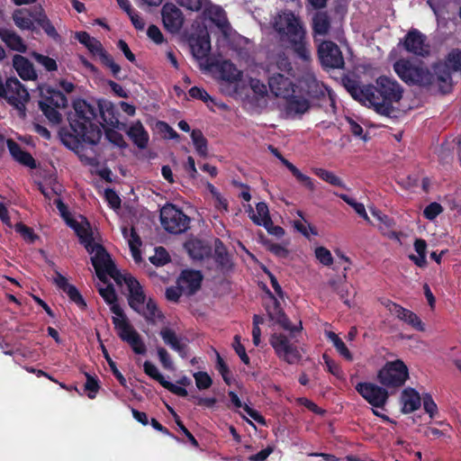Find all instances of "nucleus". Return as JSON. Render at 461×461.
<instances>
[{"label": "nucleus", "instance_id": "f257e3e1", "mask_svg": "<svg viewBox=\"0 0 461 461\" xmlns=\"http://www.w3.org/2000/svg\"><path fill=\"white\" fill-rule=\"evenodd\" d=\"M73 108L74 113L68 116L70 130L61 128L59 131L60 141L81 161L94 165L96 160L94 147L101 140L102 129L126 130V123L119 121V111L107 99H98L96 107L84 99H77Z\"/></svg>", "mask_w": 461, "mask_h": 461}, {"label": "nucleus", "instance_id": "f03ea898", "mask_svg": "<svg viewBox=\"0 0 461 461\" xmlns=\"http://www.w3.org/2000/svg\"><path fill=\"white\" fill-rule=\"evenodd\" d=\"M397 76L409 86L429 87L435 84H447L451 81V71H461V50L451 51L447 61L432 64L431 69L424 66H415L405 59H398L393 64Z\"/></svg>", "mask_w": 461, "mask_h": 461}, {"label": "nucleus", "instance_id": "7ed1b4c3", "mask_svg": "<svg viewBox=\"0 0 461 461\" xmlns=\"http://www.w3.org/2000/svg\"><path fill=\"white\" fill-rule=\"evenodd\" d=\"M375 83L373 97H369L366 104L379 114L391 117L394 113L393 104L402 99L403 89L395 79L386 76L379 77Z\"/></svg>", "mask_w": 461, "mask_h": 461}, {"label": "nucleus", "instance_id": "20e7f679", "mask_svg": "<svg viewBox=\"0 0 461 461\" xmlns=\"http://www.w3.org/2000/svg\"><path fill=\"white\" fill-rule=\"evenodd\" d=\"M122 279H123L129 290L127 298L129 306L134 312L152 325L156 324L157 320L162 321L165 318L164 314L158 310L157 303L152 298L147 300L142 286L135 277L122 276Z\"/></svg>", "mask_w": 461, "mask_h": 461}, {"label": "nucleus", "instance_id": "39448f33", "mask_svg": "<svg viewBox=\"0 0 461 461\" xmlns=\"http://www.w3.org/2000/svg\"><path fill=\"white\" fill-rule=\"evenodd\" d=\"M275 30L281 35H286L293 50L303 60L310 58L305 42V31L293 12H285L275 21Z\"/></svg>", "mask_w": 461, "mask_h": 461}, {"label": "nucleus", "instance_id": "423d86ee", "mask_svg": "<svg viewBox=\"0 0 461 461\" xmlns=\"http://www.w3.org/2000/svg\"><path fill=\"white\" fill-rule=\"evenodd\" d=\"M408 378V367L401 359L387 362L377 374L379 383L387 388L401 387Z\"/></svg>", "mask_w": 461, "mask_h": 461}, {"label": "nucleus", "instance_id": "0eeeda50", "mask_svg": "<svg viewBox=\"0 0 461 461\" xmlns=\"http://www.w3.org/2000/svg\"><path fill=\"white\" fill-rule=\"evenodd\" d=\"M160 222L167 232L180 234L189 228L190 218L176 205L168 203L160 210Z\"/></svg>", "mask_w": 461, "mask_h": 461}, {"label": "nucleus", "instance_id": "6e6552de", "mask_svg": "<svg viewBox=\"0 0 461 461\" xmlns=\"http://www.w3.org/2000/svg\"><path fill=\"white\" fill-rule=\"evenodd\" d=\"M269 343L275 350L277 357L289 365H294L302 360V354L297 346L292 344L286 335L274 333Z\"/></svg>", "mask_w": 461, "mask_h": 461}, {"label": "nucleus", "instance_id": "1a4fd4ad", "mask_svg": "<svg viewBox=\"0 0 461 461\" xmlns=\"http://www.w3.org/2000/svg\"><path fill=\"white\" fill-rule=\"evenodd\" d=\"M91 262L96 276L101 281H105L106 275H108L113 278L116 283H121L122 275L116 268L114 262L112 260L104 246L97 247V251L91 258Z\"/></svg>", "mask_w": 461, "mask_h": 461}, {"label": "nucleus", "instance_id": "9d476101", "mask_svg": "<svg viewBox=\"0 0 461 461\" xmlns=\"http://www.w3.org/2000/svg\"><path fill=\"white\" fill-rule=\"evenodd\" d=\"M6 87L7 95L5 98L24 116L25 104L30 99L27 89L15 77L6 79Z\"/></svg>", "mask_w": 461, "mask_h": 461}, {"label": "nucleus", "instance_id": "9b49d317", "mask_svg": "<svg viewBox=\"0 0 461 461\" xmlns=\"http://www.w3.org/2000/svg\"><path fill=\"white\" fill-rule=\"evenodd\" d=\"M319 57L322 67L342 68L345 61L339 47L333 41H323L319 48Z\"/></svg>", "mask_w": 461, "mask_h": 461}, {"label": "nucleus", "instance_id": "f8f14e48", "mask_svg": "<svg viewBox=\"0 0 461 461\" xmlns=\"http://www.w3.org/2000/svg\"><path fill=\"white\" fill-rule=\"evenodd\" d=\"M356 390L368 403L375 408H383L389 397L385 388L372 383H358Z\"/></svg>", "mask_w": 461, "mask_h": 461}, {"label": "nucleus", "instance_id": "ddd939ff", "mask_svg": "<svg viewBox=\"0 0 461 461\" xmlns=\"http://www.w3.org/2000/svg\"><path fill=\"white\" fill-rule=\"evenodd\" d=\"M294 77L273 72L267 81L270 92L276 97L287 98L292 95L295 92V85L292 80Z\"/></svg>", "mask_w": 461, "mask_h": 461}, {"label": "nucleus", "instance_id": "4468645a", "mask_svg": "<svg viewBox=\"0 0 461 461\" xmlns=\"http://www.w3.org/2000/svg\"><path fill=\"white\" fill-rule=\"evenodd\" d=\"M162 22L165 29L171 33H178L184 23L181 10L174 4L167 3L161 10Z\"/></svg>", "mask_w": 461, "mask_h": 461}, {"label": "nucleus", "instance_id": "2eb2a0df", "mask_svg": "<svg viewBox=\"0 0 461 461\" xmlns=\"http://www.w3.org/2000/svg\"><path fill=\"white\" fill-rule=\"evenodd\" d=\"M425 41L424 34L417 29H411L405 35L402 45L406 51L416 56L426 57L429 54V50Z\"/></svg>", "mask_w": 461, "mask_h": 461}, {"label": "nucleus", "instance_id": "dca6fc26", "mask_svg": "<svg viewBox=\"0 0 461 461\" xmlns=\"http://www.w3.org/2000/svg\"><path fill=\"white\" fill-rule=\"evenodd\" d=\"M385 306L398 319L411 325L416 330L423 331L425 330L423 322L413 312L405 309L392 301H388Z\"/></svg>", "mask_w": 461, "mask_h": 461}, {"label": "nucleus", "instance_id": "f3484780", "mask_svg": "<svg viewBox=\"0 0 461 461\" xmlns=\"http://www.w3.org/2000/svg\"><path fill=\"white\" fill-rule=\"evenodd\" d=\"M192 54L194 59L201 60L208 57L211 51V40L207 31H202L189 40Z\"/></svg>", "mask_w": 461, "mask_h": 461}, {"label": "nucleus", "instance_id": "a211bd4d", "mask_svg": "<svg viewBox=\"0 0 461 461\" xmlns=\"http://www.w3.org/2000/svg\"><path fill=\"white\" fill-rule=\"evenodd\" d=\"M203 281V276L200 271L187 269L182 271L177 285L187 294H195L200 288Z\"/></svg>", "mask_w": 461, "mask_h": 461}, {"label": "nucleus", "instance_id": "6ab92c4d", "mask_svg": "<svg viewBox=\"0 0 461 461\" xmlns=\"http://www.w3.org/2000/svg\"><path fill=\"white\" fill-rule=\"evenodd\" d=\"M164 343L171 349L177 352L181 358L188 357V345L183 341V339L178 337L176 331L170 328H163L159 332Z\"/></svg>", "mask_w": 461, "mask_h": 461}, {"label": "nucleus", "instance_id": "aec40b11", "mask_svg": "<svg viewBox=\"0 0 461 461\" xmlns=\"http://www.w3.org/2000/svg\"><path fill=\"white\" fill-rule=\"evenodd\" d=\"M54 283L62 292L67 294L69 299L80 309L84 310L86 308V303L78 289L75 285L69 284L68 279L58 271H56Z\"/></svg>", "mask_w": 461, "mask_h": 461}, {"label": "nucleus", "instance_id": "412c9836", "mask_svg": "<svg viewBox=\"0 0 461 461\" xmlns=\"http://www.w3.org/2000/svg\"><path fill=\"white\" fill-rule=\"evenodd\" d=\"M344 86L355 100L365 104H366L369 97H373V93L375 91L374 85L368 84L359 86L357 81L350 78H347L344 81Z\"/></svg>", "mask_w": 461, "mask_h": 461}, {"label": "nucleus", "instance_id": "4be33fe9", "mask_svg": "<svg viewBox=\"0 0 461 461\" xmlns=\"http://www.w3.org/2000/svg\"><path fill=\"white\" fill-rule=\"evenodd\" d=\"M123 131L140 149H145L148 147L149 135L140 121L134 122L130 127L126 126V130Z\"/></svg>", "mask_w": 461, "mask_h": 461}, {"label": "nucleus", "instance_id": "5701e85b", "mask_svg": "<svg viewBox=\"0 0 461 461\" xmlns=\"http://www.w3.org/2000/svg\"><path fill=\"white\" fill-rule=\"evenodd\" d=\"M36 15H38V7L32 11L27 8H22L14 12L13 20L19 29L34 32L36 28L33 22H35Z\"/></svg>", "mask_w": 461, "mask_h": 461}, {"label": "nucleus", "instance_id": "b1692460", "mask_svg": "<svg viewBox=\"0 0 461 461\" xmlns=\"http://www.w3.org/2000/svg\"><path fill=\"white\" fill-rule=\"evenodd\" d=\"M13 67L23 80H36L38 77L33 64L24 56L15 54L13 57Z\"/></svg>", "mask_w": 461, "mask_h": 461}, {"label": "nucleus", "instance_id": "393cba45", "mask_svg": "<svg viewBox=\"0 0 461 461\" xmlns=\"http://www.w3.org/2000/svg\"><path fill=\"white\" fill-rule=\"evenodd\" d=\"M40 94L41 100L39 102H45L56 108H65L68 105L67 96L58 89L50 86H41L40 87Z\"/></svg>", "mask_w": 461, "mask_h": 461}, {"label": "nucleus", "instance_id": "a878e982", "mask_svg": "<svg viewBox=\"0 0 461 461\" xmlns=\"http://www.w3.org/2000/svg\"><path fill=\"white\" fill-rule=\"evenodd\" d=\"M7 148L12 157L21 165L28 167L32 169L37 167L36 160L32 154L23 150L21 146L12 139L6 140Z\"/></svg>", "mask_w": 461, "mask_h": 461}, {"label": "nucleus", "instance_id": "bb28decb", "mask_svg": "<svg viewBox=\"0 0 461 461\" xmlns=\"http://www.w3.org/2000/svg\"><path fill=\"white\" fill-rule=\"evenodd\" d=\"M7 148L12 157L21 165L28 167L32 169L37 167L36 160L32 154L23 150L21 146L12 139L6 140Z\"/></svg>", "mask_w": 461, "mask_h": 461}, {"label": "nucleus", "instance_id": "cd10ccee", "mask_svg": "<svg viewBox=\"0 0 461 461\" xmlns=\"http://www.w3.org/2000/svg\"><path fill=\"white\" fill-rule=\"evenodd\" d=\"M0 39L12 50L25 53L27 46L20 35L6 28H0Z\"/></svg>", "mask_w": 461, "mask_h": 461}, {"label": "nucleus", "instance_id": "c85d7f7f", "mask_svg": "<svg viewBox=\"0 0 461 461\" xmlns=\"http://www.w3.org/2000/svg\"><path fill=\"white\" fill-rule=\"evenodd\" d=\"M307 86H308V94L312 98L321 100V99H323L326 95H328V98L330 102V106H332L333 108L336 107V104H335L336 95L332 91L331 88L328 87L327 86H325L322 83H319L315 79L309 82Z\"/></svg>", "mask_w": 461, "mask_h": 461}, {"label": "nucleus", "instance_id": "c756f323", "mask_svg": "<svg viewBox=\"0 0 461 461\" xmlns=\"http://www.w3.org/2000/svg\"><path fill=\"white\" fill-rule=\"evenodd\" d=\"M210 3L204 7V13L208 14L210 20L219 28L223 33H227V31L230 29V25L226 17V14L224 10L221 6L217 5H210L207 6Z\"/></svg>", "mask_w": 461, "mask_h": 461}, {"label": "nucleus", "instance_id": "7c9ffc66", "mask_svg": "<svg viewBox=\"0 0 461 461\" xmlns=\"http://www.w3.org/2000/svg\"><path fill=\"white\" fill-rule=\"evenodd\" d=\"M401 399L402 402V411L403 413L413 412L420 407L421 398L419 393L413 388H405L402 392Z\"/></svg>", "mask_w": 461, "mask_h": 461}, {"label": "nucleus", "instance_id": "2f4dec72", "mask_svg": "<svg viewBox=\"0 0 461 461\" xmlns=\"http://www.w3.org/2000/svg\"><path fill=\"white\" fill-rule=\"evenodd\" d=\"M286 100L285 103V112L288 114H304L307 113L311 107L309 100L303 96L292 95L285 98Z\"/></svg>", "mask_w": 461, "mask_h": 461}, {"label": "nucleus", "instance_id": "473e14b6", "mask_svg": "<svg viewBox=\"0 0 461 461\" xmlns=\"http://www.w3.org/2000/svg\"><path fill=\"white\" fill-rule=\"evenodd\" d=\"M75 39H77L82 45H84L90 53L98 56L99 59L103 53L106 51L101 41L94 37H91L90 34L86 32H77L75 33Z\"/></svg>", "mask_w": 461, "mask_h": 461}, {"label": "nucleus", "instance_id": "72a5a7b5", "mask_svg": "<svg viewBox=\"0 0 461 461\" xmlns=\"http://www.w3.org/2000/svg\"><path fill=\"white\" fill-rule=\"evenodd\" d=\"M214 260L221 270H230L232 267L230 256L220 239H216L214 243Z\"/></svg>", "mask_w": 461, "mask_h": 461}, {"label": "nucleus", "instance_id": "f704fd0d", "mask_svg": "<svg viewBox=\"0 0 461 461\" xmlns=\"http://www.w3.org/2000/svg\"><path fill=\"white\" fill-rule=\"evenodd\" d=\"M257 214L254 213L253 209L249 206V212H252L250 219L258 226H272V220L269 215L268 206L265 202H259L256 204Z\"/></svg>", "mask_w": 461, "mask_h": 461}, {"label": "nucleus", "instance_id": "c9c22d12", "mask_svg": "<svg viewBox=\"0 0 461 461\" xmlns=\"http://www.w3.org/2000/svg\"><path fill=\"white\" fill-rule=\"evenodd\" d=\"M273 72L283 73L288 76H295V71L290 62L288 57L285 53L278 54L275 61L269 65L268 73Z\"/></svg>", "mask_w": 461, "mask_h": 461}, {"label": "nucleus", "instance_id": "e433bc0d", "mask_svg": "<svg viewBox=\"0 0 461 461\" xmlns=\"http://www.w3.org/2000/svg\"><path fill=\"white\" fill-rule=\"evenodd\" d=\"M220 77L229 83H236L242 77V72L230 60H223L219 68Z\"/></svg>", "mask_w": 461, "mask_h": 461}, {"label": "nucleus", "instance_id": "4c0bfd02", "mask_svg": "<svg viewBox=\"0 0 461 461\" xmlns=\"http://www.w3.org/2000/svg\"><path fill=\"white\" fill-rule=\"evenodd\" d=\"M278 159L292 173V175L296 178L298 182H300L308 190L312 192L315 190L314 182L310 176L303 174L293 163H291L285 157L282 156Z\"/></svg>", "mask_w": 461, "mask_h": 461}, {"label": "nucleus", "instance_id": "58836bf2", "mask_svg": "<svg viewBox=\"0 0 461 461\" xmlns=\"http://www.w3.org/2000/svg\"><path fill=\"white\" fill-rule=\"evenodd\" d=\"M35 23H37V24L41 27V29L50 38L55 41L60 38L56 28L48 18L44 9L41 5L38 6V15L35 16Z\"/></svg>", "mask_w": 461, "mask_h": 461}, {"label": "nucleus", "instance_id": "ea45409f", "mask_svg": "<svg viewBox=\"0 0 461 461\" xmlns=\"http://www.w3.org/2000/svg\"><path fill=\"white\" fill-rule=\"evenodd\" d=\"M414 249L417 256L411 254L409 258L419 267L424 268L427 266V242L423 239H416L414 241Z\"/></svg>", "mask_w": 461, "mask_h": 461}, {"label": "nucleus", "instance_id": "a19ab883", "mask_svg": "<svg viewBox=\"0 0 461 461\" xmlns=\"http://www.w3.org/2000/svg\"><path fill=\"white\" fill-rule=\"evenodd\" d=\"M113 324L114 329L117 330L118 337L127 342L134 333H138L136 330L129 322V320H120L119 318H113Z\"/></svg>", "mask_w": 461, "mask_h": 461}, {"label": "nucleus", "instance_id": "79ce46f5", "mask_svg": "<svg viewBox=\"0 0 461 461\" xmlns=\"http://www.w3.org/2000/svg\"><path fill=\"white\" fill-rule=\"evenodd\" d=\"M312 28L316 34L326 35L330 28V19L327 13H317L312 19Z\"/></svg>", "mask_w": 461, "mask_h": 461}, {"label": "nucleus", "instance_id": "37998d69", "mask_svg": "<svg viewBox=\"0 0 461 461\" xmlns=\"http://www.w3.org/2000/svg\"><path fill=\"white\" fill-rule=\"evenodd\" d=\"M68 226L74 230L77 236L79 238L80 243H84L93 238V232L90 224L85 218V225L79 223L77 221H71Z\"/></svg>", "mask_w": 461, "mask_h": 461}, {"label": "nucleus", "instance_id": "c03bdc74", "mask_svg": "<svg viewBox=\"0 0 461 461\" xmlns=\"http://www.w3.org/2000/svg\"><path fill=\"white\" fill-rule=\"evenodd\" d=\"M191 139L198 155L203 158L207 157L208 141L203 132L197 129L193 130L191 132Z\"/></svg>", "mask_w": 461, "mask_h": 461}, {"label": "nucleus", "instance_id": "a18cd8bd", "mask_svg": "<svg viewBox=\"0 0 461 461\" xmlns=\"http://www.w3.org/2000/svg\"><path fill=\"white\" fill-rule=\"evenodd\" d=\"M328 339L332 342L339 354L348 361L353 360V355L344 343V341L333 331L327 333Z\"/></svg>", "mask_w": 461, "mask_h": 461}, {"label": "nucleus", "instance_id": "49530a36", "mask_svg": "<svg viewBox=\"0 0 461 461\" xmlns=\"http://www.w3.org/2000/svg\"><path fill=\"white\" fill-rule=\"evenodd\" d=\"M312 172L326 183L339 187H345V185L340 177L336 176L333 172L321 167H316L312 169Z\"/></svg>", "mask_w": 461, "mask_h": 461}, {"label": "nucleus", "instance_id": "de8ad7c7", "mask_svg": "<svg viewBox=\"0 0 461 461\" xmlns=\"http://www.w3.org/2000/svg\"><path fill=\"white\" fill-rule=\"evenodd\" d=\"M39 108L50 123L59 124L61 122L62 115L58 111L59 108L49 105L45 102H39Z\"/></svg>", "mask_w": 461, "mask_h": 461}, {"label": "nucleus", "instance_id": "09e8293b", "mask_svg": "<svg viewBox=\"0 0 461 461\" xmlns=\"http://www.w3.org/2000/svg\"><path fill=\"white\" fill-rule=\"evenodd\" d=\"M190 257L194 259H203L205 256L206 249L199 240H190L185 244Z\"/></svg>", "mask_w": 461, "mask_h": 461}, {"label": "nucleus", "instance_id": "8fccbe9b", "mask_svg": "<svg viewBox=\"0 0 461 461\" xmlns=\"http://www.w3.org/2000/svg\"><path fill=\"white\" fill-rule=\"evenodd\" d=\"M267 294L269 295L270 303L265 305L267 315L271 321H276L280 314L285 313L283 311L279 301L275 297V295L268 290Z\"/></svg>", "mask_w": 461, "mask_h": 461}, {"label": "nucleus", "instance_id": "3c124183", "mask_svg": "<svg viewBox=\"0 0 461 461\" xmlns=\"http://www.w3.org/2000/svg\"><path fill=\"white\" fill-rule=\"evenodd\" d=\"M100 61L103 64V66L108 68L111 70L113 77H115L118 80L125 78V77L120 76L122 71L121 66L114 62L113 58L107 51L103 53V55L100 58Z\"/></svg>", "mask_w": 461, "mask_h": 461}, {"label": "nucleus", "instance_id": "603ef678", "mask_svg": "<svg viewBox=\"0 0 461 461\" xmlns=\"http://www.w3.org/2000/svg\"><path fill=\"white\" fill-rule=\"evenodd\" d=\"M329 285L332 288V290L339 294V298L343 301V303L348 307H350L349 300L348 298V290L346 282L342 280L332 279L330 280Z\"/></svg>", "mask_w": 461, "mask_h": 461}, {"label": "nucleus", "instance_id": "864d4df0", "mask_svg": "<svg viewBox=\"0 0 461 461\" xmlns=\"http://www.w3.org/2000/svg\"><path fill=\"white\" fill-rule=\"evenodd\" d=\"M32 56L38 64L41 65L45 68L46 71H57L58 64L54 59L38 52H32Z\"/></svg>", "mask_w": 461, "mask_h": 461}, {"label": "nucleus", "instance_id": "5fc2aeb1", "mask_svg": "<svg viewBox=\"0 0 461 461\" xmlns=\"http://www.w3.org/2000/svg\"><path fill=\"white\" fill-rule=\"evenodd\" d=\"M149 261L156 267H162L170 261V256L163 247L155 249V255L149 258Z\"/></svg>", "mask_w": 461, "mask_h": 461}, {"label": "nucleus", "instance_id": "6e6d98bb", "mask_svg": "<svg viewBox=\"0 0 461 461\" xmlns=\"http://www.w3.org/2000/svg\"><path fill=\"white\" fill-rule=\"evenodd\" d=\"M114 129L115 128L111 127L104 129L106 139L119 148H126L127 143L124 140L123 136L120 132L114 131Z\"/></svg>", "mask_w": 461, "mask_h": 461}, {"label": "nucleus", "instance_id": "4d7b16f0", "mask_svg": "<svg viewBox=\"0 0 461 461\" xmlns=\"http://www.w3.org/2000/svg\"><path fill=\"white\" fill-rule=\"evenodd\" d=\"M103 353L104 356L108 363V366L113 373V375L115 376V378L118 380L120 384L123 387L127 386V382L123 375L120 372V370L117 368L116 363L110 357L106 348L103 347Z\"/></svg>", "mask_w": 461, "mask_h": 461}, {"label": "nucleus", "instance_id": "13d9d810", "mask_svg": "<svg viewBox=\"0 0 461 461\" xmlns=\"http://www.w3.org/2000/svg\"><path fill=\"white\" fill-rule=\"evenodd\" d=\"M322 358L329 373L339 379L344 377V373L340 366L335 360L331 359L327 354H323Z\"/></svg>", "mask_w": 461, "mask_h": 461}, {"label": "nucleus", "instance_id": "bf43d9fd", "mask_svg": "<svg viewBox=\"0 0 461 461\" xmlns=\"http://www.w3.org/2000/svg\"><path fill=\"white\" fill-rule=\"evenodd\" d=\"M195 385L199 390H206L212 384V379L206 372L199 371L194 374Z\"/></svg>", "mask_w": 461, "mask_h": 461}, {"label": "nucleus", "instance_id": "052dcab7", "mask_svg": "<svg viewBox=\"0 0 461 461\" xmlns=\"http://www.w3.org/2000/svg\"><path fill=\"white\" fill-rule=\"evenodd\" d=\"M143 370L147 375L158 382L161 385L164 384L166 379L153 363L148 360L145 361L143 364Z\"/></svg>", "mask_w": 461, "mask_h": 461}, {"label": "nucleus", "instance_id": "680f3d73", "mask_svg": "<svg viewBox=\"0 0 461 461\" xmlns=\"http://www.w3.org/2000/svg\"><path fill=\"white\" fill-rule=\"evenodd\" d=\"M86 381L85 384V390L87 392V396L90 399H95L97 392L100 389L99 381L96 377L89 374H86Z\"/></svg>", "mask_w": 461, "mask_h": 461}, {"label": "nucleus", "instance_id": "e2e57ef3", "mask_svg": "<svg viewBox=\"0 0 461 461\" xmlns=\"http://www.w3.org/2000/svg\"><path fill=\"white\" fill-rule=\"evenodd\" d=\"M216 369L221 374L225 384L228 385H230V384H231L230 370L228 365L223 360V358L219 354H217Z\"/></svg>", "mask_w": 461, "mask_h": 461}, {"label": "nucleus", "instance_id": "0e129e2a", "mask_svg": "<svg viewBox=\"0 0 461 461\" xmlns=\"http://www.w3.org/2000/svg\"><path fill=\"white\" fill-rule=\"evenodd\" d=\"M127 343L131 346V349L135 354L145 355L147 348L143 340L141 339L139 333H134L131 338L129 339Z\"/></svg>", "mask_w": 461, "mask_h": 461}, {"label": "nucleus", "instance_id": "69168bd1", "mask_svg": "<svg viewBox=\"0 0 461 461\" xmlns=\"http://www.w3.org/2000/svg\"><path fill=\"white\" fill-rule=\"evenodd\" d=\"M315 257L323 266L330 267L333 264V257L330 251L325 247H317L315 249Z\"/></svg>", "mask_w": 461, "mask_h": 461}, {"label": "nucleus", "instance_id": "338daca9", "mask_svg": "<svg viewBox=\"0 0 461 461\" xmlns=\"http://www.w3.org/2000/svg\"><path fill=\"white\" fill-rule=\"evenodd\" d=\"M443 212V207L437 202H432L427 205L423 211V216L429 221L435 220Z\"/></svg>", "mask_w": 461, "mask_h": 461}, {"label": "nucleus", "instance_id": "774afa93", "mask_svg": "<svg viewBox=\"0 0 461 461\" xmlns=\"http://www.w3.org/2000/svg\"><path fill=\"white\" fill-rule=\"evenodd\" d=\"M99 294L107 304L116 303L118 296L113 285L99 288Z\"/></svg>", "mask_w": 461, "mask_h": 461}]
</instances>
